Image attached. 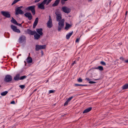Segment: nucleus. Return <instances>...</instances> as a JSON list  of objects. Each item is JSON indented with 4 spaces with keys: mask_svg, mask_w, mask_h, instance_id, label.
<instances>
[{
    "mask_svg": "<svg viewBox=\"0 0 128 128\" xmlns=\"http://www.w3.org/2000/svg\"><path fill=\"white\" fill-rule=\"evenodd\" d=\"M64 19H62L60 20V21L59 22L58 24V32H60L61 30L63 28L64 26Z\"/></svg>",
    "mask_w": 128,
    "mask_h": 128,
    "instance_id": "1",
    "label": "nucleus"
},
{
    "mask_svg": "<svg viewBox=\"0 0 128 128\" xmlns=\"http://www.w3.org/2000/svg\"><path fill=\"white\" fill-rule=\"evenodd\" d=\"M35 6L33 5L28 6L26 7L25 9L26 10L28 11H31L32 14L34 15L35 14Z\"/></svg>",
    "mask_w": 128,
    "mask_h": 128,
    "instance_id": "2",
    "label": "nucleus"
},
{
    "mask_svg": "<svg viewBox=\"0 0 128 128\" xmlns=\"http://www.w3.org/2000/svg\"><path fill=\"white\" fill-rule=\"evenodd\" d=\"M48 0H44L41 3L39 4L38 6V8L41 9H44V4H46V5H48L47 4V2Z\"/></svg>",
    "mask_w": 128,
    "mask_h": 128,
    "instance_id": "3",
    "label": "nucleus"
},
{
    "mask_svg": "<svg viewBox=\"0 0 128 128\" xmlns=\"http://www.w3.org/2000/svg\"><path fill=\"white\" fill-rule=\"evenodd\" d=\"M61 10L64 13L67 14L69 13L71 11V10L70 8L66 6L62 7Z\"/></svg>",
    "mask_w": 128,
    "mask_h": 128,
    "instance_id": "4",
    "label": "nucleus"
},
{
    "mask_svg": "<svg viewBox=\"0 0 128 128\" xmlns=\"http://www.w3.org/2000/svg\"><path fill=\"white\" fill-rule=\"evenodd\" d=\"M12 79V77L10 75L7 74L4 80L5 82H8L11 81Z\"/></svg>",
    "mask_w": 128,
    "mask_h": 128,
    "instance_id": "5",
    "label": "nucleus"
},
{
    "mask_svg": "<svg viewBox=\"0 0 128 128\" xmlns=\"http://www.w3.org/2000/svg\"><path fill=\"white\" fill-rule=\"evenodd\" d=\"M46 47V45H40L37 44L36 46L35 50L36 51H38L40 50L45 49Z\"/></svg>",
    "mask_w": 128,
    "mask_h": 128,
    "instance_id": "6",
    "label": "nucleus"
},
{
    "mask_svg": "<svg viewBox=\"0 0 128 128\" xmlns=\"http://www.w3.org/2000/svg\"><path fill=\"white\" fill-rule=\"evenodd\" d=\"M1 13L3 16L6 18H9L10 17V14L8 12L2 11L1 12Z\"/></svg>",
    "mask_w": 128,
    "mask_h": 128,
    "instance_id": "7",
    "label": "nucleus"
},
{
    "mask_svg": "<svg viewBox=\"0 0 128 128\" xmlns=\"http://www.w3.org/2000/svg\"><path fill=\"white\" fill-rule=\"evenodd\" d=\"M47 26L49 28H50L52 26V21L51 16H49V20L47 23Z\"/></svg>",
    "mask_w": 128,
    "mask_h": 128,
    "instance_id": "8",
    "label": "nucleus"
},
{
    "mask_svg": "<svg viewBox=\"0 0 128 128\" xmlns=\"http://www.w3.org/2000/svg\"><path fill=\"white\" fill-rule=\"evenodd\" d=\"M15 14L18 15L19 14H24V12L21 9L16 8L15 9Z\"/></svg>",
    "mask_w": 128,
    "mask_h": 128,
    "instance_id": "9",
    "label": "nucleus"
},
{
    "mask_svg": "<svg viewBox=\"0 0 128 128\" xmlns=\"http://www.w3.org/2000/svg\"><path fill=\"white\" fill-rule=\"evenodd\" d=\"M10 27L11 29L14 32L18 33H20V30L19 29L17 28L16 27V26L12 25H11Z\"/></svg>",
    "mask_w": 128,
    "mask_h": 128,
    "instance_id": "10",
    "label": "nucleus"
},
{
    "mask_svg": "<svg viewBox=\"0 0 128 128\" xmlns=\"http://www.w3.org/2000/svg\"><path fill=\"white\" fill-rule=\"evenodd\" d=\"M24 16L28 18L29 20H31L32 18V16L31 13L27 12L24 14Z\"/></svg>",
    "mask_w": 128,
    "mask_h": 128,
    "instance_id": "11",
    "label": "nucleus"
},
{
    "mask_svg": "<svg viewBox=\"0 0 128 128\" xmlns=\"http://www.w3.org/2000/svg\"><path fill=\"white\" fill-rule=\"evenodd\" d=\"M26 40L25 36L24 35H22L20 36L18 39L19 42L20 43Z\"/></svg>",
    "mask_w": 128,
    "mask_h": 128,
    "instance_id": "12",
    "label": "nucleus"
},
{
    "mask_svg": "<svg viewBox=\"0 0 128 128\" xmlns=\"http://www.w3.org/2000/svg\"><path fill=\"white\" fill-rule=\"evenodd\" d=\"M11 22L14 24L16 25H18V26H21V25L22 24H19L18 23L17 21H16V20H15L14 18L13 17H12V19L11 20Z\"/></svg>",
    "mask_w": 128,
    "mask_h": 128,
    "instance_id": "13",
    "label": "nucleus"
},
{
    "mask_svg": "<svg viewBox=\"0 0 128 128\" xmlns=\"http://www.w3.org/2000/svg\"><path fill=\"white\" fill-rule=\"evenodd\" d=\"M27 32L28 34L32 35H34L35 33H36V32L35 30L32 31L30 29H28Z\"/></svg>",
    "mask_w": 128,
    "mask_h": 128,
    "instance_id": "14",
    "label": "nucleus"
},
{
    "mask_svg": "<svg viewBox=\"0 0 128 128\" xmlns=\"http://www.w3.org/2000/svg\"><path fill=\"white\" fill-rule=\"evenodd\" d=\"M36 30L38 34L40 35H42L43 34V33L42 32V28H37L36 29Z\"/></svg>",
    "mask_w": 128,
    "mask_h": 128,
    "instance_id": "15",
    "label": "nucleus"
},
{
    "mask_svg": "<svg viewBox=\"0 0 128 128\" xmlns=\"http://www.w3.org/2000/svg\"><path fill=\"white\" fill-rule=\"evenodd\" d=\"M60 1V0H56L54 3L52 4V6L54 7L57 6L59 4Z\"/></svg>",
    "mask_w": 128,
    "mask_h": 128,
    "instance_id": "16",
    "label": "nucleus"
},
{
    "mask_svg": "<svg viewBox=\"0 0 128 128\" xmlns=\"http://www.w3.org/2000/svg\"><path fill=\"white\" fill-rule=\"evenodd\" d=\"M40 35L38 34L36 32V33H35V34H34V39L36 40L40 38Z\"/></svg>",
    "mask_w": 128,
    "mask_h": 128,
    "instance_id": "17",
    "label": "nucleus"
},
{
    "mask_svg": "<svg viewBox=\"0 0 128 128\" xmlns=\"http://www.w3.org/2000/svg\"><path fill=\"white\" fill-rule=\"evenodd\" d=\"M26 60L28 64L32 62V58L31 56H28Z\"/></svg>",
    "mask_w": 128,
    "mask_h": 128,
    "instance_id": "18",
    "label": "nucleus"
},
{
    "mask_svg": "<svg viewBox=\"0 0 128 128\" xmlns=\"http://www.w3.org/2000/svg\"><path fill=\"white\" fill-rule=\"evenodd\" d=\"M38 22V18H36L33 24V28H34L37 25Z\"/></svg>",
    "mask_w": 128,
    "mask_h": 128,
    "instance_id": "19",
    "label": "nucleus"
},
{
    "mask_svg": "<svg viewBox=\"0 0 128 128\" xmlns=\"http://www.w3.org/2000/svg\"><path fill=\"white\" fill-rule=\"evenodd\" d=\"M92 108L91 107H89L86 109L82 113L85 114L88 113L90 112L92 109Z\"/></svg>",
    "mask_w": 128,
    "mask_h": 128,
    "instance_id": "20",
    "label": "nucleus"
},
{
    "mask_svg": "<svg viewBox=\"0 0 128 128\" xmlns=\"http://www.w3.org/2000/svg\"><path fill=\"white\" fill-rule=\"evenodd\" d=\"M20 74H17L14 78V80L15 81H18L20 80Z\"/></svg>",
    "mask_w": 128,
    "mask_h": 128,
    "instance_id": "21",
    "label": "nucleus"
},
{
    "mask_svg": "<svg viewBox=\"0 0 128 128\" xmlns=\"http://www.w3.org/2000/svg\"><path fill=\"white\" fill-rule=\"evenodd\" d=\"M62 18V15L60 14L59 16H56V20L57 22H60V21Z\"/></svg>",
    "mask_w": 128,
    "mask_h": 128,
    "instance_id": "22",
    "label": "nucleus"
},
{
    "mask_svg": "<svg viewBox=\"0 0 128 128\" xmlns=\"http://www.w3.org/2000/svg\"><path fill=\"white\" fill-rule=\"evenodd\" d=\"M73 31L71 32H70L66 36V39H68L70 38V36H71V35L72 34H73Z\"/></svg>",
    "mask_w": 128,
    "mask_h": 128,
    "instance_id": "23",
    "label": "nucleus"
},
{
    "mask_svg": "<svg viewBox=\"0 0 128 128\" xmlns=\"http://www.w3.org/2000/svg\"><path fill=\"white\" fill-rule=\"evenodd\" d=\"M70 27H71V25L68 23H66V26L65 28V29L66 30H68Z\"/></svg>",
    "mask_w": 128,
    "mask_h": 128,
    "instance_id": "24",
    "label": "nucleus"
},
{
    "mask_svg": "<svg viewBox=\"0 0 128 128\" xmlns=\"http://www.w3.org/2000/svg\"><path fill=\"white\" fill-rule=\"evenodd\" d=\"M55 14L56 16H59L62 14L60 12L58 9L56 10L55 12Z\"/></svg>",
    "mask_w": 128,
    "mask_h": 128,
    "instance_id": "25",
    "label": "nucleus"
},
{
    "mask_svg": "<svg viewBox=\"0 0 128 128\" xmlns=\"http://www.w3.org/2000/svg\"><path fill=\"white\" fill-rule=\"evenodd\" d=\"M128 88V84H126L122 86L123 90L126 89Z\"/></svg>",
    "mask_w": 128,
    "mask_h": 128,
    "instance_id": "26",
    "label": "nucleus"
},
{
    "mask_svg": "<svg viewBox=\"0 0 128 128\" xmlns=\"http://www.w3.org/2000/svg\"><path fill=\"white\" fill-rule=\"evenodd\" d=\"M8 92L7 91H5L2 92L0 94L2 96H4L6 95L8 93Z\"/></svg>",
    "mask_w": 128,
    "mask_h": 128,
    "instance_id": "27",
    "label": "nucleus"
},
{
    "mask_svg": "<svg viewBox=\"0 0 128 128\" xmlns=\"http://www.w3.org/2000/svg\"><path fill=\"white\" fill-rule=\"evenodd\" d=\"M74 85L76 86H88V85H86V84H75Z\"/></svg>",
    "mask_w": 128,
    "mask_h": 128,
    "instance_id": "28",
    "label": "nucleus"
},
{
    "mask_svg": "<svg viewBox=\"0 0 128 128\" xmlns=\"http://www.w3.org/2000/svg\"><path fill=\"white\" fill-rule=\"evenodd\" d=\"M97 68L98 69L100 70L101 71L103 70L104 69L103 67L102 66H98Z\"/></svg>",
    "mask_w": 128,
    "mask_h": 128,
    "instance_id": "29",
    "label": "nucleus"
},
{
    "mask_svg": "<svg viewBox=\"0 0 128 128\" xmlns=\"http://www.w3.org/2000/svg\"><path fill=\"white\" fill-rule=\"evenodd\" d=\"M20 0H14V2H12V3L11 5H13L14 4H15L18 2L20 1Z\"/></svg>",
    "mask_w": 128,
    "mask_h": 128,
    "instance_id": "30",
    "label": "nucleus"
},
{
    "mask_svg": "<svg viewBox=\"0 0 128 128\" xmlns=\"http://www.w3.org/2000/svg\"><path fill=\"white\" fill-rule=\"evenodd\" d=\"M27 76H23L20 77V80H23L25 79Z\"/></svg>",
    "mask_w": 128,
    "mask_h": 128,
    "instance_id": "31",
    "label": "nucleus"
},
{
    "mask_svg": "<svg viewBox=\"0 0 128 128\" xmlns=\"http://www.w3.org/2000/svg\"><path fill=\"white\" fill-rule=\"evenodd\" d=\"M77 81L78 82H82V80L80 78L77 79Z\"/></svg>",
    "mask_w": 128,
    "mask_h": 128,
    "instance_id": "32",
    "label": "nucleus"
},
{
    "mask_svg": "<svg viewBox=\"0 0 128 128\" xmlns=\"http://www.w3.org/2000/svg\"><path fill=\"white\" fill-rule=\"evenodd\" d=\"M19 87H20L21 89H23L25 87V86L24 85H22L19 86Z\"/></svg>",
    "mask_w": 128,
    "mask_h": 128,
    "instance_id": "33",
    "label": "nucleus"
},
{
    "mask_svg": "<svg viewBox=\"0 0 128 128\" xmlns=\"http://www.w3.org/2000/svg\"><path fill=\"white\" fill-rule=\"evenodd\" d=\"M100 64L102 65L106 66V65L105 62L103 61H101L100 62Z\"/></svg>",
    "mask_w": 128,
    "mask_h": 128,
    "instance_id": "34",
    "label": "nucleus"
},
{
    "mask_svg": "<svg viewBox=\"0 0 128 128\" xmlns=\"http://www.w3.org/2000/svg\"><path fill=\"white\" fill-rule=\"evenodd\" d=\"M68 102H69L67 100L66 102L64 103V106H67L68 105Z\"/></svg>",
    "mask_w": 128,
    "mask_h": 128,
    "instance_id": "35",
    "label": "nucleus"
},
{
    "mask_svg": "<svg viewBox=\"0 0 128 128\" xmlns=\"http://www.w3.org/2000/svg\"><path fill=\"white\" fill-rule=\"evenodd\" d=\"M73 98V97L72 96L68 98L67 100L69 102L70 101V100L72 98Z\"/></svg>",
    "mask_w": 128,
    "mask_h": 128,
    "instance_id": "36",
    "label": "nucleus"
},
{
    "mask_svg": "<svg viewBox=\"0 0 128 128\" xmlns=\"http://www.w3.org/2000/svg\"><path fill=\"white\" fill-rule=\"evenodd\" d=\"M55 91V90H50L49 91V94L54 93Z\"/></svg>",
    "mask_w": 128,
    "mask_h": 128,
    "instance_id": "37",
    "label": "nucleus"
},
{
    "mask_svg": "<svg viewBox=\"0 0 128 128\" xmlns=\"http://www.w3.org/2000/svg\"><path fill=\"white\" fill-rule=\"evenodd\" d=\"M88 83L90 84H95L96 83V82H93V81H89L88 82Z\"/></svg>",
    "mask_w": 128,
    "mask_h": 128,
    "instance_id": "38",
    "label": "nucleus"
},
{
    "mask_svg": "<svg viewBox=\"0 0 128 128\" xmlns=\"http://www.w3.org/2000/svg\"><path fill=\"white\" fill-rule=\"evenodd\" d=\"M52 0H48L47 2V4H48Z\"/></svg>",
    "mask_w": 128,
    "mask_h": 128,
    "instance_id": "39",
    "label": "nucleus"
},
{
    "mask_svg": "<svg viewBox=\"0 0 128 128\" xmlns=\"http://www.w3.org/2000/svg\"><path fill=\"white\" fill-rule=\"evenodd\" d=\"M61 0V3L62 5H64V4L65 2L64 0Z\"/></svg>",
    "mask_w": 128,
    "mask_h": 128,
    "instance_id": "40",
    "label": "nucleus"
},
{
    "mask_svg": "<svg viewBox=\"0 0 128 128\" xmlns=\"http://www.w3.org/2000/svg\"><path fill=\"white\" fill-rule=\"evenodd\" d=\"M80 40V38H77L76 39V42H78Z\"/></svg>",
    "mask_w": 128,
    "mask_h": 128,
    "instance_id": "41",
    "label": "nucleus"
},
{
    "mask_svg": "<svg viewBox=\"0 0 128 128\" xmlns=\"http://www.w3.org/2000/svg\"><path fill=\"white\" fill-rule=\"evenodd\" d=\"M10 104H15V101L14 100L10 102Z\"/></svg>",
    "mask_w": 128,
    "mask_h": 128,
    "instance_id": "42",
    "label": "nucleus"
},
{
    "mask_svg": "<svg viewBox=\"0 0 128 128\" xmlns=\"http://www.w3.org/2000/svg\"><path fill=\"white\" fill-rule=\"evenodd\" d=\"M120 60H124V58H123V56H120Z\"/></svg>",
    "mask_w": 128,
    "mask_h": 128,
    "instance_id": "43",
    "label": "nucleus"
},
{
    "mask_svg": "<svg viewBox=\"0 0 128 128\" xmlns=\"http://www.w3.org/2000/svg\"><path fill=\"white\" fill-rule=\"evenodd\" d=\"M23 7L22 6H20L18 7L17 8H18L19 9H21V8H22Z\"/></svg>",
    "mask_w": 128,
    "mask_h": 128,
    "instance_id": "44",
    "label": "nucleus"
},
{
    "mask_svg": "<svg viewBox=\"0 0 128 128\" xmlns=\"http://www.w3.org/2000/svg\"><path fill=\"white\" fill-rule=\"evenodd\" d=\"M86 80L88 81H89L90 80V79L89 78H86Z\"/></svg>",
    "mask_w": 128,
    "mask_h": 128,
    "instance_id": "45",
    "label": "nucleus"
},
{
    "mask_svg": "<svg viewBox=\"0 0 128 128\" xmlns=\"http://www.w3.org/2000/svg\"><path fill=\"white\" fill-rule=\"evenodd\" d=\"M41 0H35L34 1V2L35 3H36L39 2Z\"/></svg>",
    "mask_w": 128,
    "mask_h": 128,
    "instance_id": "46",
    "label": "nucleus"
},
{
    "mask_svg": "<svg viewBox=\"0 0 128 128\" xmlns=\"http://www.w3.org/2000/svg\"><path fill=\"white\" fill-rule=\"evenodd\" d=\"M124 62L126 63H128V60H125Z\"/></svg>",
    "mask_w": 128,
    "mask_h": 128,
    "instance_id": "47",
    "label": "nucleus"
},
{
    "mask_svg": "<svg viewBox=\"0 0 128 128\" xmlns=\"http://www.w3.org/2000/svg\"><path fill=\"white\" fill-rule=\"evenodd\" d=\"M76 61H74L72 64V65H73L74 64H76V62H75Z\"/></svg>",
    "mask_w": 128,
    "mask_h": 128,
    "instance_id": "48",
    "label": "nucleus"
},
{
    "mask_svg": "<svg viewBox=\"0 0 128 128\" xmlns=\"http://www.w3.org/2000/svg\"><path fill=\"white\" fill-rule=\"evenodd\" d=\"M80 57H78L76 59V60H79Z\"/></svg>",
    "mask_w": 128,
    "mask_h": 128,
    "instance_id": "49",
    "label": "nucleus"
},
{
    "mask_svg": "<svg viewBox=\"0 0 128 128\" xmlns=\"http://www.w3.org/2000/svg\"><path fill=\"white\" fill-rule=\"evenodd\" d=\"M127 13H128V11H126V13H125V15L126 16L127 14Z\"/></svg>",
    "mask_w": 128,
    "mask_h": 128,
    "instance_id": "50",
    "label": "nucleus"
},
{
    "mask_svg": "<svg viewBox=\"0 0 128 128\" xmlns=\"http://www.w3.org/2000/svg\"><path fill=\"white\" fill-rule=\"evenodd\" d=\"M41 53H42V56L43 55V52L42 51H41Z\"/></svg>",
    "mask_w": 128,
    "mask_h": 128,
    "instance_id": "51",
    "label": "nucleus"
},
{
    "mask_svg": "<svg viewBox=\"0 0 128 128\" xmlns=\"http://www.w3.org/2000/svg\"><path fill=\"white\" fill-rule=\"evenodd\" d=\"M24 63H25V64L24 65H25V66H26V62L25 61H24Z\"/></svg>",
    "mask_w": 128,
    "mask_h": 128,
    "instance_id": "52",
    "label": "nucleus"
},
{
    "mask_svg": "<svg viewBox=\"0 0 128 128\" xmlns=\"http://www.w3.org/2000/svg\"><path fill=\"white\" fill-rule=\"evenodd\" d=\"M111 3V1H110V2H109L110 5V4Z\"/></svg>",
    "mask_w": 128,
    "mask_h": 128,
    "instance_id": "53",
    "label": "nucleus"
},
{
    "mask_svg": "<svg viewBox=\"0 0 128 128\" xmlns=\"http://www.w3.org/2000/svg\"><path fill=\"white\" fill-rule=\"evenodd\" d=\"M99 80L98 79H94L95 80Z\"/></svg>",
    "mask_w": 128,
    "mask_h": 128,
    "instance_id": "54",
    "label": "nucleus"
},
{
    "mask_svg": "<svg viewBox=\"0 0 128 128\" xmlns=\"http://www.w3.org/2000/svg\"><path fill=\"white\" fill-rule=\"evenodd\" d=\"M21 55V54H20L19 55H18V56H20Z\"/></svg>",
    "mask_w": 128,
    "mask_h": 128,
    "instance_id": "55",
    "label": "nucleus"
},
{
    "mask_svg": "<svg viewBox=\"0 0 128 128\" xmlns=\"http://www.w3.org/2000/svg\"><path fill=\"white\" fill-rule=\"evenodd\" d=\"M3 57H4V58H6V56H3Z\"/></svg>",
    "mask_w": 128,
    "mask_h": 128,
    "instance_id": "56",
    "label": "nucleus"
},
{
    "mask_svg": "<svg viewBox=\"0 0 128 128\" xmlns=\"http://www.w3.org/2000/svg\"><path fill=\"white\" fill-rule=\"evenodd\" d=\"M18 57L19 56H17V58H18Z\"/></svg>",
    "mask_w": 128,
    "mask_h": 128,
    "instance_id": "57",
    "label": "nucleus"
},
{
    "mask_svg": "<svg viewBox=\"0 0 128 128\" xmlns=\"http://www.w3.org/2000/svg\"><path fill=\"white\" fill-rule=\"evenodd\" d=\"M7 57L8 58H9V56H7Z\"/></svg>",
    "mask_w": 128,
    "mask_h": 128,
    "instance_id": "58",
    "label": "nucleus"
},
{
    "mask_svg": "<svg viewBox=\"0 0 128 128\" xmlns=\"http://www.w3.org/2000/svg\"><path fill=\"white\" fill-rule=\"evenodd\" d=\"M30 54L29 53V56H30Z\"/></svg>",
    "mask_w": 128,
    "mask_h": 128,
    "instance_id": "59",
    "label": "nucleus"
},
{
    "mask_svg": "<svg viewBox=\"0 0 128 128\" xmlns=\"http://www.w3.org/2000/svg\"><path fill=\"white\" fill-rule=\"evenodd\" d=\"M1 86V85H0V87Z\"/></svg>",
    "mask_w": 128,
    "mask_h": 128,
    "instance_id": "60",
    "label": "nucleus"
},
{
    "mask_svg": "<svg viewBox=\"0 0 128 128\" xmlns=\"http://www.w3.org/2000/svg\"><path fill=\"white\" fill-rule=\"evenodd\" d=\"M36 90H35V91H36Z\"/></svg>",
    "mask_w": 128,
    "mask_h": 128,
    "instance_id": "61",
    "label": "nucleus"
}]
</instances>
